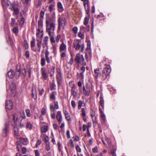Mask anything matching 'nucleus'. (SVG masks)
Segmentation results:
<instances>
[{
  "mask_svg": "<svg viewBox=\"0 0 156 156\" xmlns=\"http://www.w3.org/2000/svg\"><path fill=\"white\" fill-rule=\"evenodd\" d=\"M84 60L85 59L83 55H80L79 53L76 54L75 61L77 63H80L85 66L86 65V63Z\"/></svg>",
  "mask_w": 156,
  "mask_h": 156,
  "instance_id": "1",
  "label": "nucleus"
},
{
  "mask_svg": "<svg viewBox=\"0 0 156 156\" xmlns=\"http://www.w3.org/2000/svg\"><path fill=\"white\" fill-rule=\"evenodd\" d=\"M58 30H60L61 28L64 27L65 25L66 19L65 18L59 17L58 20Z\"/></svg>",
  "mask_w": 156,
  "mask_h": 156,
  "instance_id": "2",
  "label": "nucleus"
},
{
  "mask_svg": "<svg viewBox=\"0 0 156 156\" xmlns=\"http://www.w3.org/2000/svg\"><path fill=\"white\" fill-rule=\"evenodd\" d=\"M46 32L49 35H51V33H52L51 31H54L55 29V24H50L46 25Z\"/></svg>",
  "mask_w": 156,
  "mask_h": 156,
  "instance_id": "3",
  "label": "nucleus"
},
{
  "mask_svg": "<svg viewBox=\"0 0 156 156\" xmlns=\"http://www.w3.org/2000/svg\"><path fill=\"white\" fill-rule=\"evenodd\" d=\"M53 16H52V18H49L48 19H47L46 21V25H48L50 24H55L53 20H54L55 18V12H53L52 13Z\"/></svg>",
  "mask_w": 156,
  "mask_h": 156,
  "instance_id": "4",
  "label": "nucleus"
},
{
  "mask_svg": "<svg viewBox=\"0 0 156 156\" xmlns=\"http://www.w3.org/2000/svg\"><path fill=\"white\" fill-rule=\"evenodd\" d=\"M58 74L56 76L57 80L58 85L60 84V82L62 80V75L61 71L59 69H58L57 70Z\"/></svg>",
  "mask_w": 156,
  "mask_h": 156,
  "instance_id": "5",
  "label": "nucleus"
},
{
  "mask_svg": "<svg viewBox=\"0 0 156 156\" xmlns=\"http://www.w3.org/2000/svg\"><path fill=\"white\" fill-rule=\"evenodd\" d=\"M13 103L10 100H6L5 102L6 108L9 110H11L12 108Z\"/></svg>",
  "mask_w": 156,
  "mask_h": 156,
  "instance_id": "6",
  "label": "nucleus"
},
{
  "mask_svg": "<svg viewBox=\"0 0 156 156\" xmlns=\"http://www.w3.org/2000/svg\"><path fill=\"white\" fill-rule=\"evenodd\" d=\"M41 73L43 79L44 80H47L48 79V77L47 73L46 72V69L45 68L43 67L41 69Z\"/></svg>",
  "mask_w": 156,
  "mask_h": 156,
  "instance_id": "7",
  "label": "nucleus"
},
{
  "mask_svg": "<svg viewBox=\"0 0 156 156\" xmlns=\"http://www.w3.org/2000/svg\"><path fill=\"white\" fill-rule=\"evenodd\" d=\"M9 122H6L5 124V127L3 129V132L5 134V136H6L8 133L9 130Z\"/></svg>",
  "mask_w": 156,
  "mask_h": 156,
  "instance_id": "8",
  "label": "nucleus"
},
{
  "mask_svg": "<svg viewBox=\"0 0 156 156\" xmlns=\"http://www.w3.org/2000/svg\"><path fill=\"white\" fill-rule=\"evenodd\" d=\"M85 27L82 26L80 27V32L78 34V36L79 37H80L81 39H83L84 38V35L83 33V31L85 30Z\"/></svg>",
  "mask_w": 156,
  "mask_h": 156,
  "instance_id": "9",
  "label": "nucleus"
},
{
  "mask_svg": "<svg viewBox=\"0 0 156 156\" xmlns=\"http://www.w3.org/2000/svg\"><path fill=\"white\" fill-rule=\"evenodd\" d=\"M83 90L84 94H85L87 96H88L89 95L90 89L89 88L87 87V86H86V87H85L84 86H83Z\"/></svg>",
  "mask_w": 156,
  "mask_h": 156,
  "instance_id": "10",
  "label": "nucleus"
},
{
  "mask_svg": "<svg viewBox=\"0 0 156 156\" xmlns=\"http://www.w3.org/2000/svg\"><path fill=\"white\" fill-rule=\"evenodd\" d=\"M111 69L109 66H106L103 69L102 72L104 73H105L106 74L107 73L109 75L110 73L111 72Z\"/></svg>",
  "mask_w": 156,
  "mask_h": 156,
  "instance_id": "11",
  "label": "nucleus"
},
{
  "mask_svg": "<svg viewBox=\"0 0 156 156\" xmlns=\"http://www.w3.org/2000/svg\"><path fill=\"white\" fill-rule=\"evenodd\" d=\"M9 87L11 92H12L13 93H15V89L16 87L15 83L13 82H11L9 86Z\"/></svg>",
  "mask_w": 156,
  "mask_h": 156,
  "instance_id": "12",
  "label": "nucleus"
},
{
  "mask_svg": "<svg viewBox=\"0 0 156 156\" xmlns=\"http://www.w3.org/2000/svg\"><path fill=\"white\" fill-rule=\"evenodd\" d=\"M56 118L58 121L59 122V123H61L62 121V115L61 111H58L57 112Z\"/></svg>",
  "mask_w": 156,
  "mask_h": 156,
  "instance_id": "13",
  "label": "nucleus"
},
{
  "mask_svg": "<svg viewBox=\"0 0 156 156\" xmlns=\"http://www.w3.org/2000/svg\"><path fill=\"white\" fill-rule=\"evenodd\" d=\"M107 142L108 146V147L109 148L110 151V153L111 154V151L113 150L114 149H116L115 148H114L113 146L111 143V140L110 139H108L107 140Z\"/></svg>",
  "mask_w": 156,
  "mask_h": 156,
  "instance_id": "14",
  "label": "nucleus"
},
{
  "mask_svg": "<svg viewBox=\"0 0 156 156\" xmlns=\"http://www.w3.org/2000/svg\"><path fill=\"white\" fill-rule=\"evenodd\" d=\"M90 115L92 118V120L95 123L97 124V122H96V117L95 116V112L92 109H91L90 110Z\"/></svg>",
  "mask_w": 156,
  "mask_h": 156,
  "instance_id": "15",
  "label": "nucleus"
},
{
  "mask_svg": "<svg viewBox=\"0 0 156 156\" xmlns=\"http://www.w3.org/2000/svg\"><path fill=\"white\" fill-rule=\"evenodd\" d=\"M15 72L14 70L11 69L8 73V76L9 78L12 79L14 76Z\"/></svg>",
  "mask_w": 156,
  "mask_h": 156,
  "instance_id": "16",
  "label": "nucleus"
},
{
  "mask_svg": "<svg viewBox=\"0 0 156 156\" xmlns=\"http://www.w3.org/2000/svg\"><path fill=\"white\" fill-rule=\"evenodd\" d=\"M20 140L21 143L24 145L27 144L29 142L27 138H20Z\"/></svg>",
  "mask_w": 156,
  "mask_h": 156,
  "instance_id": "17",
  "label": "nucleus"
},
{
  "mask_svg": "<svg viewBox=\"0 0 156 156\" xmlns=\"http://www.w3.org/2000/svg\"><path fill=\"white\" fill-rule=\"evenodd\" d=\"M21 76L22 78H24L26 75V70L25 69H23L20 71Z\"/></svg>",
  "mask_w": 156,
  "mask_h": 156,
  "instance_id": "18",
  "label": "nucleus"
},
{
  "mask_svg": "<svg viewBox=\"0 0 156 156\" xmlns=\"http://www.w3.org/2000/svg\"><path fill=\"white\" fill-rule=\"evenodd\" d=\"M58 7V11L60 12H62L64 9L63 8L62 4L60 2H59L57 4Z\"/></svg>",
  "mask_w": 156,
  "mask_h": 156,
  "instance_id": "19",
  "label": "nucleus"
},
{
  "mask_svg": "<svg viewBox=\"0 0 156 156\" xmlns=\"http://www.w3.org/2000/svg\"><path fill=\"white\" fill-rule=\"evenodd\" d=\"M66 48V45L64 43L62 42V44L60 45V50L61 51H63L65 50Z\"/></svg>",
  "mask_w": 156,
  "mask_h": 156,
  "instance_id": "20",
  "label": "nucleus"
},
{
  "mask_svg": "<svg viewBox=\"0 0 156 156\" xmlns=\"http://www.w3.org/2000/svg\"><path fill=\"white\" fill-rule=\"evenodd\" d=\"M99 73V69H96L94 70V75L96 78H97Z\"/></svg>",
  "mask_w": 156,
  "mask_h": 156,
  "instance_id": "21",
  "label": "nucleus"
},
{
  "mask_svg": "<svg viewBox=\"0 0 156 156\" xmlns=\"http://www.w3.org/2000/svg\"><path fill=\"white\" fill-rule=\"evenodd\" d=\"M54 7L55 5L54 3L50 5L48 7L49 11L50 12H51L52 11H53L54 10H55Z\"/></svg>",
  "mask_w": 156,
  "mask_h": 156,
  "instance_id": "22",
  "label": "nucleus"
},
{
  "mask_svg": "<svg viewBox=\"0 0 156 156\" xmlns=\"http://www.w3.org/2000/svg\"><path fill=\"white\" fill-rule=\"evenodd\" d=\"M13 131L14 132V134L16 136L19 135L18 129L17 127L14 126L13 129Z\"/></svg>",
  "mask_w": 156,
  "mask_h": 156,
  "instance_id": "23",
  "label": "nucleus"
},
{
  "mask_svg": "<svg viewBox=\"0 0 156 156\" xmlns=\"http://www.w3.org/2000/svg\"><path fill=\"white\" fill-rule=\"evenodd\" d=\"M100 103L102 108L104 107V100L103 98L101 96H100Z\"/></svg>",
  "mask_w": 156,
  "mask_h": 156,
  "instance_id": "24",
  "label": "nucleus"
},
{
  "mask_svg": "<svg viewBox=\"0 0 156 156\" xmlns=\"http://www.w3.org/2000/svg\"><path fill=\"white\" fill-rule=\"evenodd\" d=\"M89 18L90 17L87 16H86L85 18L83 21V23L84 25H86L88 24L89 20Z\"/></svg>",
  "mask_w": 156,
  "mask_h": 156,
  "instance_id": "25",
  "label": "nucleus"
},
{
  "mask_svg": "<svg viewBox=\"0 0 156 156\" xmlns=\"http://www.w3.org/2000/svg\"><path fill=\"white\" fill-rule=\"evenodd\" d=\"M16 79H18L20 77V69H17L16 72Z\"/></svg>",
  "mask_w": 156,
  "mask_h": 156,
  "instance_id": "26",
  "label": "nucleus"
},
{
  "mask_svg": "<svg viewBox=\"0 0 156 156\" xmlns=\"http://www.w3.org/2000/svg\"><path fill=\"white\" fill-rule=\"evenodd\" d=\"M26 126L27 128H29V129H31L32 128L33 125L30 122H28L27 123Z\"/></svg>",
  "mask_w": 156,
  "mask_h": 156,
  "instance_id": "27",
  "label": "nucleus"
},
{
  "mask_svg": "<svg viewBox=\"0 0 156 156\" xmlns=\"http://www.w3.org/2000/svg\"><path fill=\"white\" fill-rule=\"evenodd\" d=\"M32 97L34 99H35L37 98V94L36 93V90H35L34 92V90L33 89L32 90Z\"/></svg>",
  "mask_w": 156,
  "mask_h": 156,
  "instance_id": "28",
  "label": "nucleus"
},
{
  "mask_svg": "<svg viewBox=\"0 0 156 156\" xmlns=\"http://www.w3.org/2000/svg\"><path fill=\"white\" fill-rule=\"evenodd\" d=\"M56 85L54 82H53L50 85V89L51 90H55V89Z\"/></svg>",
  "mask_w": 156,
  "mask_h": 156,
  "instance_id": "29",
  "label": "nucleus"
},
{
  "mask_svg": "<svg viewBox=\"0 0 156 156\" xmlns=\"http://www.w3.org/2000/svg\"><path fill=\"white\" fill-rule=\"evenodd\" d=\"M51 37L50 38V41L52 43H54L55 42L54 36L53 34L51 33V35H49Z\"/></svg>",
  "mask_w": 156,
  "mask_h": 156,
  "instance_id": "30",
  "label": "nucleus"
},
{
  "mask_svg": "<svg viewBox=\"0 0 156 156\" xmlns=\"http://www.w3.org/2000/svg\"><path fill=\"white\" fill-rule=\"evenodd\" d=\"M71 92L72 94L75 97L76 96V93L75 90V88L72 87L71 90Z\"/></svg>",
  "mask_w": 156,
  "mask_h": 156,
  "instance_id": "31",
  "label": "nucleus"
},
{
  "mask_svg": "<svg viewBox=\"0 0 156 156\" xmlns=\"http://www.w3.org/2000/svg\"><path fill=\"white\" fill-rule=\"evenodd\" d=\"M83 104V102L81 100H80L79 101L78 107V109H80Z\"/></svg>",
  "mask_w": 156,
  "mask_h": 156,
  "instance_id": "32",
  "label": "nucleus"
},
{
  "mask_svg": "<svg viewBox=\"0 0 156 156\" xmlns=\"http://www.w3.org/2000/svg\"><path fill=\"white\" fill-rule=\"evenodd\" d=\"M109 75L107 73L106 74L105 73H104L102 72V79L103 80H105L106 79L107 76H108Z\"/></svg>",
  "mask_w": 156,
  "mask_h": 156,
  "instance_id": "33",
  "label": "nucleus"
},
{
  "mask_svg": "<svg viewBox=\"0 0 156 156\" xmlns=\"http://www.w3.org/2000/svg\"><path fill=\"white\" fill-rule=\"evenodd\" d=\"M74 47L76 50H79L80 48L81 45L79 43H77L76 45L74 44Z\"/></svg>",
  "mask_w": 156,
  "mask_h": 156,
  "instance_id": "34",
  "label": "nucleus"
},
{
  "mask_svg": "<svg viewBox=\"0 0 156 156\" xmlns=\"http://www.w3.org/2000/svg\"><path fill=\"white\" fill-rule=\"evenodd\" d=\"M44 140L45 144L50 143L49 141V138L47 136H46L44 137Z\"/></svg>",
  "mask_w": 156,
  "mask_h": 156,
  "instance_id": "35",
  "label": "nucleus"
},
{
  "mask_svg": "<svg viewBox=\"0 0 156 156\" xmlns=\"http://www.w3.org/2000/svg\"><path fill=\"white\" fill-rule=\"evenodd\" d=\"M39 94L41 96L44 92V89L42 88H39Z\"/></svg>",
  "mask_w": 156,
  "mask_h": 156,
  "instance_id": "36",
  "label": "nucleus"
},
{
  "mask_svg": "<svg viewBox=\"0 0 156 156\" xmlns=\"http://www.w3.org/2000/svg\"><path fill=\"white\" fill-rule=\"evenodd\" d=\"M20 114L21 117L22 118V119H24L25 118L26 116L24 111H23L20 112Z\"/></svg>",
  "mask_w": 156,
  "mask_h": 156,
  "instance_id": "37",
  "label": "nucleus"
},
{
  "mask_svg": "<svg viewBox=\"0 0 156 156\" xmlns=\"http://www.w3.org/2000/svg\"><path fill=\"white\" fill-rule=\"evenodd\" d=\"M45 149L47 151H48L50 149V143L45 144Z\"/></svg>",
  "mask_w": 156,
  "mask_h": 156,
  "instance_id": "38",
  "label": "nucleus"
},
{
  "mask_svg": "<svg viewBox=\"0 0 156 156\" xmlns=\"http://www.w3.org/2000/svg\"><path fill=\"white\" fill-rule=\"evenodd\" d=\"M45 59L44 58H42L41 60V64L42 66H43L45 65Z\"/></svg>",
  "mask_w": 156,
  "mask_h": 156,
  "instance_id": "39",
  "label": "nucleus"
},
{
  "mask_svg": "<svg viewBox=\"0 0 156 156\" xmlns=\"http://www.w3.org/2000/svg\"><path fill=\"white\" fill-rule=\"evenodd\" d=\"M13 32L15 34H16L18 33V29L17 27H14L12 30Z\"/></svg>",
  "mask_w": 156,
  "mask_h": 156,
  "instance_id": "40",
  "label": "nucleus"
},
{
  "mask_svg": "<svg viewBox=\"0 0 156 156\" xmlns=\"http://www.w3.org/2000/svg\"><path fill=\"white\" fill-rule=\"evenodd\" d=\"M116 149H114L113 150L111 151V154L112 156H116L115 153Z\"/></svg>",
  "mask_w": 156,
  "mask_h": 156,
  "instance_id": "41",
  "label": "nucleus"
},
{
  "mask_svg": "<svg viewBox=\"0 0 156 156\" xmlns=\"http://www.w3.org/2000/svg\"><path fill=\"white\" fill-rule=\"evenodd\" d=\"M72 30L74 34H76L78 31V28L77 27H75L73 28Z\"/></svg>",
  "mask_w": 156,
  "mask_h": 156,
  "instance_id": "42",
  "label": "nucleus"
},
{
  "mask_svg": "<svg viewBox=\"0 0 156 156\" xmlns=\"http://www.w3.org/2000/svg\"><path fill=\"white\" fill-rule=\"evenodd\" d=\"M42 130L44 132H46L48 130V127L47 126H44L42 127Z\"/></svg>",
  "mask_w": 156,
  "mask_h": 156,
  "instance_id": "43",
  "label": "nucleus"
},
{
  "mask_svg": "<svg viewBox=\"0 0 156 156\" xmlns=\"http://www.w3.org/2000/svg\"><path fill=\"white\" fill-rule=\"evenodd\" d=\"M13 11H14L13 13L15 15L17 14L19 12V9L18 8H16V9L13 10Z\"/></svg>",
  "mask_w": 156,
  "mask_h": 156,
  "instance_id": "44",
  "label": "nucleus"
},
{
  "mask_svg": "<svg viewBox=\"0 0 156 156\" xmlns=\"http://www.w3.org/2000/svg\"><path fill=\"white\" fill-rule=\"evenodd\" d=\"M100 117L103 120H105V116L104 113L100 114Z\"/></svg>",
  "mask_w": 156,
  "mask_h": 156,
  "instance_id": "45",
  "label": "nucleus"
},
{
  "mask_svg": "<svg viewBox=\"0 0 156 156\" xmlns=\"http://www.w3.org/2000/svg\"><path fill=\"white\" fill-rule=\"evenodd\" d=\"M41 43H37V52H40L41 48Z\"/></svg>",
  "mask_w": 156,
  "mask_h": 156,
  "instance_id": "46",
  "label": "nucleus"
},
{
  "mask_svg": "<svg viewBox=\"0 0 156 156\" xmlns=\"http://www.w3.org/2000/svg\"><path fill=\"white\" fill-rule=\"evenodd\" d=\"M26 112L27 116L28 117H30L31 116V114L30 113V110L29 109H27L26 111Z\"/></svg>",
  "mask_w": 156,
  "mask_h": 156,
  "instance_id": "47",
  "label": "nucleus"
},
{
  "mask_svg": "<svg viewBox=\"0 0 156 156\" xmlns=\"http://www.w3.org/2000/svg\"><path fill=\"white\" fill-rule=\"evenodd\" d=\"M82 115L83 117H84L86 115L85 111L84 108H82L81 109Z\"/></svg>",
  "mask_w": 156,
  "mask_h": 156,
  "instance_id": "48",
  "label": "nucleus"
},
{
  "mask_svg": "<svg viewBox=\"0 0 156 156\" xmlns=\"http://www.w3.org/2000/svg\"><path fill=\"white\" fill-rule=\"evenodd\" d=\"M16 4H12L11 5V10H13L15 9H16L17 8L16 7Z\"/></svg>",
  "mask_w": 156,
  "mask_h": 156,
  "instance_id": "49",
  "label": "nucleus"
},
{
  "mask_svg": "<svg viewBox=\"0 0 156 156\" xmlns=\"http://www.w3.org/2000/svg\"><path fill=\"white\" fill-rule=\"evenodd\" d=\"M86 13L87 15V16L90 17V11L88 7H87V9H85Z\"/></svg>",
  "mask_w": 156,
  "mask_h": 156,
  "instance_id": "50",
  "label": "nucleus"
},
{
  "mask_svg": "<svg viewBox=\"0 0 156 156\" xmlns=\"http://www.w3.org/2000/svg\"><path fill=\"white\" fill-rule=\"evenodd\" d=\"M29 0H21V1L23 4H26L28 5L29 4Z\"/></svg>",
  "mask_w": 156,
  "mask_h": 156,
  "instance_id": "51",
  "label": "nucleus"
},
{
  "mask_svg": "<svg viewBox=\"0 0 156 156\" xmlns=\"http://www.w3.org/2000/svg\"><path fill=\"white\" fill-rule=\"evenodd\" d=\"M35 40L34 39L31 41V46L32 47H33L35 46Z\"/></svg>",
  "mask_w": 156,
  "mask_h": 156,
  "instance_id": "52",
  "label": "nucleus"
},
{
  "mask_svg": "<svg viewBox=\"0 0 156 156\" xmlns=\"http://www.w3.org/2000/svg\"><path fill=\"white\" fill-rule=\"evenodd\" d=\"M92 151L94 153H96L98 152V148L97 147H94L92 149Z\"/></svg>",
  "mask_w": 156,
  "mask_h": 156,
  "instance_id": "53",
  "label": "nucleus"
},
{
  "mask_svg": "<svg viewBox=\"0 0 156 156\" xmlns=\"http://www.w3.org/2000/svg\"><path fill=\"white\" fill-rule=\"evenodd\" d=\"M50 108L51 112H54L55 108L52 105H50Z\"/></svg>",
  "mask_w": 156,
  "mask_h": 156,
  "instance_id": "54",
  "label": "nucleus"
},
{
  "mask_svg": "<svg viewBox=\"0 0 156 156\" xmlns=\"http://www.w3.org/2000/svg\"><path fill=\"white\" fill-rule=\"evenodd\" d=\"M71 105L73 108H74L76 106V104L75 101L73 100L71 102Z\"/></svg>",
  "mask_w": 156,
  "mask_h": 156,
  "instance_id": "55",
  "label": "nucleus"
},
{
  "mask_svg": "<svg viewBox=\"0 0 156 156\" xmlns=\"http://www.w3.org/2000/svg\"><path fill=\"white\" fill-rule=\"evenodd\" d=\"M24 46L26 49H27L28 48V45L26 40H25L24 41Z\"/></svg>",
  "mask_w": 156,
  "mask_h": 156,
  "instance_id": "56",
  "label": "nucleus"
},
{
  "mask_svg": "<svg viewBox=\"0 0 156 156\" xmlns=\"http://www.w3.org/2000/svg\"><path fill=\"white\" fill-rule=\"evenodd\" d=\"M69 143L71 145V147H74L73 144V142L72 139H70L69 141Z\"/></svg>",
  "mask_w": 156,
  "mask_h": 156,
  "instance_id": "57",
  "label": "nucleus"
},
{
  "mask_svg": "<svg viewBox=\"0 0 156 156\" xmlns=\"http://www.w3.org/2000/svg\"><path fill=\"white\" fill-rule=\"evenodd\" d=\"M61 37V35L60 34H58L57 37L56 38V41L57 42H58L59 41V39Z\"/></svg>",
  "mask_w": 156,
  "mask_h": 156,
  "instance_id": "58",
  "label": "nucleus"
},
{
  "mask_svg": "<svg viewBox=\"0 0 156 156\" xmlns=\"http://www.w3.org/2000/svg\"><path fill=\"white\" fill-rule=\"evenodd\" d=\"M55 114L54 112H51V117L53 119H54L55 118Z\"/></svg>",
  "mask_w": 156,
  "mask_h": 156,
  "instance_id": "59",
  "label": "nucleus"
},
{
  "mask_svg": "<svg viewBox=\"0 0 156 156\" xmlns=\"http://www.w3.org/2000/svg\"><path fill=\"white\" fill-rule=\"evenodd\" d=\"M25 55L26 58H29L30 56V54L28 51H26Z\"/></svg>",
  "mask_w": 156,
  "mask_h": 156,
  "instance_id": "60",
  "label": "nucleus"
},
{
  "mask_svg": "<svg viewBox=\"0 0 156 156\" xmlns=\"http://www.w3.org/2000/svg\"><path fill=\"white\" fill-rule=\"evenodd\" d=\"M41 140H37V144H36V147H37V146H38V145H40L41 144Z\"/></svg>",
  "mask_w": 156,
  "mask_h": 156,
  "instance_id": "61",
  "label": "nucleus"
},
{
  "mask_svg": "<svg viewBox=\"0 0 156 156\" xmlns=\"http://www.w3.org/2000/svg\"><path fill=\"white\" fill-rule=\"evenodd\" d=\"M66 118V120L68 121L69 123H71V122L72 120L70 116Z\"/></svg>",
  "mask_w": 156,
  "mask_h": 156,
  "instance_id": "62",
  "label": "nucleus"
},
{
  "mask_svg": "<svg viewBox=\"0 0 156 156\" xmlns=\"http://www.w3.org/2000/svg\"><path fill=\"white\" fill-rule=\"evenodd\" d=\"M54 105L55 108L56 109H58V103L57 101H55L54 102Z\"/></svg>",
  "mask_w": 156,
  "mask_h": 156,
  "instance_id": "63",
  "label": "nucleus"
},
{
  "mask_svg": "<svg viewBox=\"0 0 156 156\" xmlns=\"http://www.w3.org/2000/svg\"><path fill=\"white\" fill-rule=\"evenodd\" d=\"M22 151L23 153V154H25L27 152V149L25 147H23L22 148Z\"/></svg>",
  "mask_w": 156,
  "mask_h": 156,
  "instance_id": "64",
  "label": "nucleus"
}]
</instances>
